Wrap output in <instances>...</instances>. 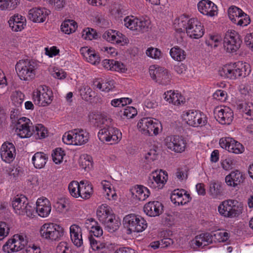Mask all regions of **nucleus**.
Listing matches in <instances>:
<instances>
[{"instance_id": "obj_6", "label": "nucleus", "mask_w": 253, "mask_h": 253, "mask_svg": "<svg viewBox=\"0 0 253 253\" xmlns=\"http://www.w3.org/2000/svg\"><path fill=\"white\" fill-rule=\"evenodd\" d=\"M139 130L147 136L157 135L162 126L160 121L151 118H143L137 123Z\"/></svg>"}, {"instance_id": "obj_42", "label": "nucleus", "mask_w": 253, "mask_h": 253, "mask_svg": "<svg viewBox=\"0 0 253 253\" xmlns=\"http://www.w3.org/2000/svg\"><path fill=\"white\" fill-rule=\"evenodd\" d=\"M32 130H34L33 134L37 135V139H42L47 135V129L42 124H38L35 126H32Z\"/></svg>"}, {"instance_id": "obj_20", "label": "nucleus", "mask_w": 253, "mask_h": 253, "mask_svg": "<svg viewBox=\"0 0 253 253\" xmlns=\"http://www.w3.org/2000/svg\"><path fill=\"white\" fill-rule=\"evenodd\" d=\"M199 11L203 14L213 16L217 13V7L209 0H202L198 3Z\"/></svg>"}, {"instance_id": "obj_38", "label": "nucleus", "mask_w": 253, "mask_h": 253, "mask_svg": "<svg viewBox=\"0 0 253 253\" xmlns=\"http://www.w3.org/2000/svg\"><path fill=\"white\" fill-rule=\"evenodd\" d=\"M109 232H113L116 231L121 225L120 221L116 218L114 214L109 217L106 222L103 224Z\"/></svg>"}, {"instance_id": "obj_43", "label": "nucleus", "mask_w": 253, "mask_h": 253, "mask_svg": "<svg viewBox=\"0 0 253 253\" xmlns=\"http://www.w3.org/2000/svg\"><path fill=\"white\" fill-rule=\"evenodd\" d=\"M243 13L242 9L235 6H231L228 10L229 18L234 23H236V20Z\"/></svg>"}, {"instance_id": "obj_14", "label": "nucleus", "mask_w": 253, "mask_h": 253, "mask_svg": "<svg viewBox=\"0 0 253 253\" xmlns=\"http://www.w3.org/2000/svg\"><path fill=\"white\" fill-rule=\"evenodd\" d=\"M219 145L228 152L237 154L242 153L245 150L241 143L229 137L221 138L219 140Z\"/></svg>"}, {"instance_id": "obj_5", "label": "nucleus", "mask_w": 253, "mask_h": 253, "mask_svg": "<svg viewBox=\"0 0 253 253\" xmlns=\"http://www.w3.org/2000/svg\"><path fill=\"white\" fill-rule=\"evenodd\" d=\"M186 20H182L181 18V21L178 23L179 26H183V28L186 30L187 35L191 38L198 39L201 38L205 32L204 26L200 21L197 18H191L187 20V18L185 17Z\"/></svg>"}, {"instance_id": "obj_12", "label": "nucleus", "mask_w": 253, "mask_h": 253, "mask_svg": "<svg viewBox=\"0 0 253 253\" xmlns=\"http://www.w3.org/2000/svg\"><path fill=\"white\" fill-rule=\"evenodd\" d=\"M19 122L13 126L17 135L22 138H29L33 135L34 130H32V123L29 119L26 117H21Z\"/></svg>"}, {"instance_id": "obj_39", "label": "nucleus", "mask_w": 253, "mask_h": 253, "mask_svg": "<svg viewBox=\"0 0 253 253\" xmlns=\"http://www.w3.org/2000/svg\"><path fill=\"white\" fill-rule=\"evenodd\" d=\"M77 27V23L75 21L72 20L68 19L65 20L62 23L61 25V30L65 34L69 35L74 32Z\"/></svg>"}, {"instance_id": "obj_19", "label": "nucleus", "mask_w": 253, "mask_h": 253, "mask_svg": "<svg viewBox=\"0 0 253 253\" xmlns=\"http://www.w3.org/2000/svg\"><path fill=\"white\" fill-rule=\"evenodd\" d=\"M50 11L44 7L33 8L29 11L28 18L34 22L41 23L45 20Z\"/></svg>"}, {"instance_id": "obj_33", "label": "nucleus", "mask_w": 253, "mask_h": 253, "mask_svg": "<svg viewBox=\"0 0 253 253\" xmlns=\"http://www.w3.org/2000/svg\"><path fill=\"white\" fill-rule=\"evenodd\" d=\"M233 64H235L233 67L234 79L240 77H245L250 74L251 70H247L249 68V65H244L242 63L239 62L234 63Z\"/></svg>"}, {"instance_id": "obj_58", "label": "nucleus", "mask_w": 253, "mask_h": 253, "mask_svg": "<svg viewBox=\"0 0 253 253\" xmlns=\"http://www.w3.org/2000/svg\"><path fill=\"white\" fill-rule=\"evenodd\" d=\"M147 56L154 59H159L161 56V51L157 48L149 47L146 51Z\"/></svg>"}, {"instance_id": "obj_22", "label": "nucleus", "mask_w": 253, "mask_h": 253, "mask_svg": "<svg viewBox=\"0 0 253 253\" xmlns=\"http://www.w3.org/2000/svg\"><path fill=\"white\" fill-rule=\"evenodd\" d=\"M36 212L42 217L47 216L51 210L49 201L46 198H39L36 203Z\"/></svg>"}, {"instance_id": "obj_7", "label": "nucleus", "mask_w": 253, "mask_h": 253, "mask_svg": "<svg viewBox=\"0 0 253 253\" xmlns=\"http://www.w3.org/2000/svg\"><path fill=\"white\" fill-rule=\"evenodd\" d=\"M41 237L45 239L58 241L63 236L64 229L60 226L54 223H45L40 230Z\"/></svg>"}, {"instance_id": "obj_52", "label": "nucleus", "mask_w": 253, "mask_h": 253, "mask_svg": "<svg viewBox=\"0 0 253 253\" xmlns=\"http://www.w3.org/2000/svg\"><path fill=\"white\" fill-rule=\"evenodd\" d=\"M70 201L67 199L61 200L57 203V209L60 212H66L70 208Z\"/></svg>"}, {"instance_id": "obj_4", "label": "nucleus", "mask_w": 253, "mask_h": 253, "mask_svg": "<svg viewBox=\"0 0 253 253\" xmlns=\"http://www.w3.org/2000/svg\"><path fill=\"white\" fill-rule=\"evenodd\" d=\"M123 224L128 234L132 232H141L147 227V221L142 217L134 214L126 215L124 218Z\"/></svg>"}, {"instance_id": "obj_32", "label": "nucleus", "mask_w": 253, "mask_h": 253, "mask_svg": "<svg viewBox=\"0 0 253 253\" xmlns=\"http://www.w3.org/2000/svg\"><path fill=\"white\" fill-rule=\"evenodd\" d=\"M80 185L79 191L80 197L84 200L89 199L93 193L92 185L87 181L85 182L84 181H81Z\"/></svg>"}, {"instance_id": "obj_16", "label": "nucleus", "mask_w": 253, "mask_h": 253, "mask_svg": "<svg viewBox=\"0 0 253 253\" xmlns=\"http://www.w3.org/2000/svg\"><path fill=\"white\" fill-rule=\"evenodd\" d=\"M215 118L222 125H229L233 119V112L229 107H217L214 111Z\"/></svg>"}, {"instance_id": "obj_46", "label": "nucleus", "mask_w": 253, "mask_h": 253, "mask_svg": "<svg viewBox=\"0 0 253 253\" xmlns=\"http://www.w3.org/2000/svg\"><path fill=\"white\" fill-rule=\"evenodd\" d=\"M233 63L225 65L220 71V75L230 79H234V73Z\"/></svg>"}, {"instance_id": "obj_40", "label": "nucleus", "mask_w": 253, "mask_h": 253, "mask_svg": "<svg viewBox=\"0 0 253 253\" xmlns=\"http://www.w3.org/2000/svg\"><path fill=\"white\" fill-rule=\"evenodd\" d=\"M171 57L175 60L181 61L186 58V54L184 50L178 46H175L171 48L170 52Z\"/></svg>"}, {"instance_id": "obj_50", "label": "nucleus", "mask_w": 253, "mask_h": 253, "mask_svg": "<svg viewBox=\"0 0 253 253\" xmlns=\"http://www.w3.org/2000/svg\"><path fill=\"white\" fill-rule=\"evenodd\" d=\"M80 182L79 183L76 181L71 182L68 185V189L71 196L75 198L80 197L79 195V186Z\"/></svg>"}, {"instance_id": "obj_15", "label": "nucleus", "mask_w": 253, "mask_h": 253, "mask_svg": "<svg viewBox=\"0 0 253 253\" xmlns=\"http://www.w3.org/2000/svg\"><path fill=\"white\" fill-rule=\"evenodd\" d=\"M152 174V177H150L147 180V185L153 189H162L168 178L167 172L161 169L159 171L153 172Z\"/></svg>"}, {"instance_id": "obj_23", "label": "nucleus", "mask_w": 253, "mask_h": 253, "mask_svg": "<svg viewBox=\"0 0 253 253\" xmlns=\"http://www.w3.org/2000/svg\"><path fill=\"white\" fill-rule=\"evenodd\" d=\"M26 19L25 17L18 14H14L11 17L8 23L12 30L15 32L21 31L25 25Z\"/></svg>"}, {"instance_id": "obj_61", "label": "nucleus", "mask_w": 253, "mask_h": 253, "mask_svg": "<svg viewBox=\"0 0 253 253\" xmlns=\"http://www.w3.org/2000/svg\"><path fill=\"white\" fill-rule=\"evenodd\" d=\"M74 133L71 131L65 133L62 137L63 142L68 145L73 144L75 143L74 140Z\"/></svg>"}, {"instance_id": "obj_8", "label": "nucleus", "mask_w": 253, "mask_h": 253, "mask_svg": "<svg viewBox=\"0 0 253 253\" xmlns=\"http://www.w3.org/2000/svg\"><path fill=\"white\" fill-rule=\"evenodd\" d=\"M242 42L240 35L235 31L228 30L223 39V47L227 52L234 53L239 49Z\"/></svg>"}, {"instance_id": "obj_29", "label": "nucleus", "mask_w": 253, "mask_h": 253, "mask_svg": "<svg viewBox=\"0 0 253 253\" xmlns=\"http://www.w3.org/2000/svg\"><path fill=\"white\" fill-rule=\"evenodd\" d=\"M132 195L139 201H144L150 195V192L146 187L142 185H136L131 189Z\"/></svg>"}, {"instance_id": "obj_64", "label": "nucleus", "mask_w": 253, "mask_h": 253, "mask_svg": "<svg viewBox=\"0 0 253 253\" xmlns=\"http://www.w3.org/2000/svg\"><path fill=\"white\" fill-rule=\"evenodd\" d=\"M120 44L123 45L127 43V39L122 33L118 32H116L115 39H114L113 43Z\"/></svg>"}, {"instance_id": "obj_47", "label": "nucleus", "mask_w": 253, "mask_h": 253, "mask_svg": "<svg viewBox=\"0 0 253 253\" xmlns=\"http://www.w3.org/2000/svg\"><path fill=\"white\" fill-rule=\"evenodd\" d=\"M80 93L82 98L88 101L91 99L93 95L92 94V89L88 85H84L79 89Z\"/></svg>"}, {"instance_id": "obj_59", "label": "nucleus", "mask_w": 253, "mask_h": 253, "mask_svg": "<svg viewBox=\"0 0 253 253\" xmlns=\"http://www.w3.org/2000/svg\"><path fill=\"white\" fill-rule=\"evenodd\" d=\"M90 235H92L93 237H100L103 235V230L102 228L97 224H92L90 227Z\"/></svg>"}, {"instance_id": "obj_31", "label": "nucleus", "mask_w": 253, "mask_h": 253, "mask_svg": "<svg viewBox=\"0 0 253 253\" xmlns=\"http://www.w3.org/2000/svg\"><path fill=\"white\" fill-rule=\"evenodd\" d=\"M81 51L84 56L86 58L87 62L93 65L98 64L100 62V59L99 55L90 48L83 47L81 49Z\"/></svg>"}, {"instance_id": "obj_9", "label": "nucleus", "mask_w": 253, "mask_h": 253, "mask_svg": "<svg viewBox=\"0 0 253 253\" xmlns=\"http://www.w3.org/2000/svg\"><path fill=\"white\" fill-rule=\"evenodd\" d=\"M182 117L187 124L193 127L202 126L207 123L205 115L196 110L183 112Z\"/></svg>"}, {"instance_id": "obj_48", "label": "nucleus", "mask_w": 253, "mask_h": 253, "mask_svg": "<svg viewBox=\"0 0 253 253\" xmlns=\"http://www.w3.org/2000/svg\"><path fill=\"white\" fill-rule=\"evenodd\" d=\"M212 233L214 242H224L229 238L228 233L226 232L217 231Z\"/></svg>"}, {"instance_id": "obj_55", "label": "nucleus", "mask_w": 253, "mask_h": 253, "mask_svg": "<svg viewBox=\"0 0 253 253\" xmlns=\"http://www.w3.org/2000/svg\"><path fill=\"white\" fill-rule=\"evenodd\" d=\"M158 158V153L156 148H153L150 149L145 154V159L147 163H150Z\"/></svg>"}, {"instance_id": "obj_25", "label": "nucleus", "mask_w": 253, "mask_h": 253, "mask_svg": "<svg viewBox=\"0 0 253 253\" xmlns=\"http://www.w3.org/2000/svg\"><path fill=\"white\" fill-rule=\"evenodd\" d=\"M17 239H15V237L13 236V238L9 239L6 243L3 246V251L7 253L18 252L22 249V245L25 242L20 243Z\"/></svg>"}, {"instance_id": "obj_56", "label": "nucleus", "mask_w": 253, "mask_h": 253, "mask_svg": "<svg viewBox=\"0 0 253 253\" xmlns=\"http://www.w3.org/2000/svg\"><path fill=\"white\" fill-rule=\"evenodd\" d=\"M250 21L251 20L249 16L244 12L243 14L241 15L236 20L235 24L241 26H246L250 24Z\"/></svg>"}, {"instance_id": "obj_3", "label": "nucleus", "mask_w": 253, "mask_h": 253, "mask_svg": "<svg viewBox=\"0 0 253 253\" xmlns=\"http://www.w3.org/2000/svg\"><path fill=\"white\" fill-rule=\"evenodd\" d=\"M243 205L234 200L223 201L218 206V211L220 215L226 218H236L243 212Z\"/></svg>"}, {"instance_id": "obj_37", "label": "nucleus", "mask_w": 253, "mask_h": 253, "mask_svg": "<svg viewBox=\"0 0 253 253\" xmlns=\"http://www.w3.org/2000/svg\"><path fill=\"white\" fill-rule=\"evenodd\" d=\"M27 199L24 196L16 197L12 202V206L14 210L19 214V212L24 210L25 206L27 203Z\"/></svg>"}, {"instance_id": "obj_41", "label": "nucleus", "mask_w": 253, "mask_h": 253, "mask_svg": "<svg viewBox=\"0 0 253 253\" xmlns=\"http://www.w3.org/2000/svg\"><path fill=\"white\" fill-rule=\"evenodd\" d=\"M240 111L247 115V119L253 120V104L251 102L242 103L239 105Z\"/></svg>"}, {"instance_id": "obj_26", "label": "nucleus", "mask_w": 253, "mask_h": 253, "mask_svg": "<svg viewBox=\"0 0 253 253\" xmlns=\"http://www.w3.org/2000/svg\"><path fill=\"white\" fill-rule=\"evenodd\" d=\"M70 237L72 242L78 247L83 243L81 228L77 225H72L70 228Z\"/></svg>"}, {"instance_id": "obj_63", "label": "nucleus", "mask_w": 253, "mask_h": 253, "mask_svg": "<svg viewBox=\"0 0 253 253\" xmlns=\"http://www.w3.org/2000/svg\"><path fill=\"white\" fill-rule=\"evenodd\" d=\"M126 70V69L123 63L114 60L113 65L112 66V71L125 73Z\"/></svg>"}, {"instance_id": "obj_45", "label": "nucleus", "mask_w": 253, "mask_h": 253, "mask_svg": "<svg viewBox=\"0 0 253 253\" xmlns=\"http://www.w3.org/2000/svg\"><path fill=\"white\" fill-rule=\"evenodd\" d=\"M124 25L131 30H137L138 18L133 16H127L124 19Z\"/></svg>"}, {"instance_id": "obj_28", "label": "nucleus", "mask_w": 253, "mask_h": 253, "mask_svg": "<svg viewBox=\"0 0 253 253\" xmlns=\"http://www.w3.org/2000/svg\"><path fill=\"white\" fill-rule=\"evenodd\" d=\"M164 95L166 101L175 105L184 104L185 102V98L181 94L172 90L168 91L164 93Z\"/></svg>"}, {"instance_id": "obj_53", "label": "nucleus", "mask_w": 253, "mask_h": 253, "mask_svg": "<svg viewBox=\"0 0 253 253\" xmlns=\"http://www.w3.org/2000/svg\"><path fill=\"white\" fill-rule=\"evenodd\" d=\"M82 37L85 40H91L97 39L98 35L96 31L93 29L88 28L85 30H84Z\"/></svg>"}, {"instance_id": "obj_44", "label": "nucleus", "mask_w": 253, "mask_h": 253, "mask_svg": "<svg viewBox=\"0 0 253 253\" xmlns=\"http://www.w3.org/2000/svg\"><path fill=\"white\" fill-rule=\"evenodd\" d=\"M150 24L151 22L149 19L143 17L138 18L137 31L141 33L147 32L150 28Z\"/></svg>"}, {"instance_id": "obj_34", "label": "nucleus", "mask_w": 253, "mask_h": 253, "mask_svg": "<svg viewBox=\"0 0 253 253\" xmlns=\"http://www.w3.org/2000/svg\"><path fill=\"white\" fill-rule=\"evenodd\" d=\"M212 243V233H202L196 236L195 238V244L198 247H204Z\"/></svg>"}, {"instance_id": "obj_13", "label": "nucleus", "mask_w": 253, "mask_h": 253, "mask_svg": "<svg viewBox=\"0 0 253 253\" xmlns=\"http://www.w3.org/2000/svg\"><path fill=\"white\" fill-rule=\"evenodd\" d=\"M149 74L153 80L162 85H167L170 81V75L168 71L162 67H156L155 65L150 66Z\"/></svg>"}, {"instance_id": "obj_21", "label": "nucleus", "mask_w": 253, "mask_h": 253, "mask_svg": "<svg viewBox=\"0 0 253 253\" xmlns=\"http://www.w3.org/2000/svg\"><path fill=\"white\" fill-rule=\"evenodd\" d=\"M163 206L159 201H152L147 203L144 207V212L149 216H159L163 211Z\"/></svg>"}, {"instance_id": "obj_27", "label": "nucleus", "mask_w": 253, "mask_h": 253, "mask_svg": "<svg viewBox=\"0 0 253 253\" xmlns=\"http://www.w3.org/2000/svg\"><path fill=\"white\" fill-rule=\"evenodd\" d=\"M110 207L106 204H102L99 206L96 211L98 219L103 224L106 222L109 217L113 214Z\"/></svg>"}, {"instance_id": "obj_11", "label": "nucleus", "mask_w": 253, "mask_h": 253, "mask_svg": "<svg viewBox=\"0 0 253 253\" xmlns=\"http://www.w3.org/2000/svg\"><path fill=\"white\" fill-rule=\"evenodd\" d=\"M165 144L167 148L175 153H182L187 145L186 139L181 136L170 135L166 137Z\"/></svg>"}, {"instance_id": "obj_60", "label": "nucleus", "mask_w": 253, "mask_h": 253, "mask_svg": "<svg viewBox=\"0 0 253 253\" xmlns=\"http://www.w3.org/2000/svg\"><path fill=\"white\" fill-rule=\"evenodd\" d=\"M24 97V95L21 92H17L16 94L13 96V103L17 108L21 106L23 102Z\"/></svg>"}, {"instance_id": "obj_30", "label": "nucleus", "mask_w": 253, "mask_h": 253, "mask_svg": "<svg viewBox=\"0 0 253 253\" xmlns=\"http://www.w3.org/2000/svg\"><path fill=\"white\" fill-rule=\"evenodd\" d=\"M74 133L75 145H81L87 142L89 138V134L83 129H75L72 130Z\"/></svg>"}, {"instance_id": "obj_10", "label": "nucleus", "mask_w": 253, "mask_h": 253, "mask_svg": "<svg viewBox=\"0 0 253 253\" xmlns=\"http://www.w3.org/2000/svg\"><path fill=\"white\" fill-rule=\"evenodd\" d=\"M33 94L35 104L40 106H47L52 101V91L45 85L40 86Z\"/></svg>"}, {"instance_id": "obj_17", "label": "nucleus", "mask_w": 253, "mask_h": 253, "mask_svg": "<svg viewBox=\"0 0 253 253\" xmlns=\"http://www.w3.org/2000/svg\"><path fill=\"white\" fill-rule=\"evenodd\" d=\"M171 202L175 205H184L187 204L191 200L189 194L183 189H175L170 196Z\"/></svg>"}, {"instance_id": "obj_57", "label": "nucleus", "mask_w": 253, "mask_h": 253, "mask_svg": "<svg viewBox=\"0 0 253 253\" xmlns=\"http://www.w3.org/2000/svg\"><path fill=\"white\" fill-rule=\"evenodd\" d=\"M137 114L136 109L132 106H126L123 109V115L127 119L133 118Z\"/></svg>"}, {"instance_id": "obj_36", "label": "nucleus", "mask_w": 253, "mask_h": 253, "mask_svg": "<svg viewBox=\"0 0 253 253\" xmlns=\"http://www.w3.org/2000/svg\"><path fill=\"white\" fill-rule=\"evenodd\" d=\"M223 188L222 183L218 181H212L210 183L209 194L213 198L223 195Z\"/></svg>"}, {"instance_id": "obj_18", "label": "nucleus", "mask_w": 253, "mask_h": 253, "mask_svg": "<svg viewBox=\"0 0 253 253\" xmlns=\"http://www.w3.org/2000/svg\"><path fill=\"white\" fill-rule=\"evenodd\" d=\"M16 154V149L13 143L6 141L2 145L0 156L1 159L5 162H12L15 157Z\"/></svg>"}, {"instance_id": "obj_24", "label": "nucleus", "mask_w": 253, "mask_h": 253, "mask_svg": "<svg viewBox=\"0 0 253 253\" xmlns=\"http://www.w3.org/2000/svg\"><path fill=\"white\" fill-rule=\"evenodd\" d=\"M225 180L228 186L236 187L243 182L244 178L242 173L236 170L227 175L225 177Z\"/></svg>"}, {"instance_id": "obj_35", "label": "nucleus", "mask_w": 253, "mask_h": 253, "mask_svg": "<svg viewBox=\"0 0 253 253\" xmlns=\"http://www.w3.org/2000/svg\"><path fill=\"white\" fill-rule=\"evenodd\" d=\"M48 155L42 152L36 153L32 157V162L36 169L42 168L48 160Z\"/></svg>"}, {"instance_id": "obj_62", "label": "nucleus", "mask_w": 253, "mask_h": 253, "mask_svg": "<svg viewBox=\"0 0 253 253\" xmlns=\"http://www.w3.org/2000/svg\"><path fill=\"white\" fill-rule=\"evenodd\" d=\"M19 113L20 111L19 108L13 109L12 110H11L10 119L11 120L12 126L16 125V123L19 122V119L20 118H19Z\"/></svg>"}, {"instance_id": "obj_49", "label": "nucleus", "mask_w": 253, "mask_h": 253, "mask_svg": "<svg viewBox=\"0 0 253 253\" xmlns=\"http://www.w3.org/2000/svg\"><path fill=\"white\" fill-rule=\"evenodd\" d=\"M65 155V154L64 151L62 149V148H56L52 153L53 162L56 164L61 163L62 162L63 157Z\"/></svg>"}, {"instance_id": "obj_51", "label": "nucleus", "mask_w": 253, "mask_h": 253, "mask_svg": "<svg viewBox=\"0 0 253 253\" xmlns=\"http://www.w3.org/2000/svg\"><path fill=\"white\" fill-rule=\"evenodd\" d=\"M90 246L94 251H99L105 248L106 244L100 241H97L92 235L88 236Z\"/></svg>"}, {"instance_id": "obj_1", "label": "nucleus", "mask_w": 253, "mask_h": 253, "mask_svg": "<svg viewBox=\"0 0 253 253\" xmlns=\"http://www.w3.org/2000/svg\"><path fill=\"white\" fill-rule=\"evenodd\" d=\"M102 118V124L106 122L107 124L105 127L101 128L98 133V136L100 141L109 142L111 144L118 143L122 138V133L117 128L109 126V123H111L110 119H107L104 116H100Z\"/></svg>"}, {"instance_id": "obj_2", "label": "nucleus", "mask_w": 253, "mask_h": 253, "mask_svg": "<svg viewBox=\"0 0 253 253\" xmlns=\"http://www.w3.org/2000/svg\"><path fill=\"white\" fill-rule=\"evenodd\" d=\"M38 63L33 60H21L15 65V70L20 79L24 81H31L36 76Z\"/></svg>"}, {"instance_id": "obj_54", "label": "nucleus", "mask_w": 253, "mask_h": 253, "mask_svg": "<svg viewBox=\"0 0 253 253\" xmlns=\"http://www.w3.org/2000/svg\"><path fill=\"white\" fill-rule=\"evenodd\" d=\"M35 209H36V208L35 207L33 204H30L27 202L25 206L24 210H23L22 211L19 212V214H26L28 216L31 217L32 216H34V214L36 213L35 211Z\"/></svg>"}]
</instances>
